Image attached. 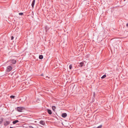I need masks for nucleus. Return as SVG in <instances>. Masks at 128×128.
<instances>
[{
  "instance_id": "nucleus-4",
  "label": "nucleus",
  "mask_w": 128,
  "mask_h": 128,
  "mask_svg": "<svg viewBox=\"0 0 128 128\" xmlns=\"http://www.w3.org/2000/svg\"><path fill=\"white\" fill-rule=\"evenodd\" d=\"M9 62H10L12 63L13 64H15L16 62V61L15 60H10L9 61Z\"/></svg>"
},
{
  "instance_id": "nucleus-21",
  "label": "nucleus",
  "mask_w": 128,
  "mask_h": 128,
  "mask_svg": "<svg viewBox=\"0 0 128 128\" xmlns=\"http://www.w3.org/2000/svg\"><path fill=\"white\" fill-rule=\"evenodd\" d=\"M94 96H95V92H94Z\"/></svg>"
},
{
  "instance_id": "nucleus-6",
  "label": "nucleus",
  "mask_w": 128,
  "mask_h": 128,
  "mask_svg": "<svg viewBox=\"0 0 128 128\" xmlns=\"http://www.w3.org/2000/svg\"><path fill=\"white\" fill-rule=\"evenodd\" d=\"M40 123L43 125H44L45 124L44 121L42 120H41L40 122Z\"/></svg>"
},
{
  "instance_id": "nucleus-23",
  "label": "nucleus",
  "mask_w": 128,
  "mask_h": 128,
  "mask_svg": "<svg viewBox=\"0 0 128 128\" xmlns=\"http://www.w3.org/2000/svg\"><path fill=\"white\" fill-rule=\"evenodd\" d=\"M43 75V74H42L41 75V76H42Z\"/></svg>"
},
{
  "instance_id": "nucleus-22",
  "label": "nucleus",
  "mask_w": 128,
  "mask_h": 128,
  "mask_svg": "<svg viewBox=\"0 0 128 128\" xmlns=\"http://www.w3.org/2000/svg\"><path fill=\"white\" fill-rule=\"evenodd\" d=\"M39 56H43L42 55H39Z\"/></svg>"
},
{
  "instance_id": "nucleus-13",
  "label": "nucleus",
  "mask_w": 128,
  "mask_h": 128,
  "mask_svg": "<svg viewBox=\"0 0 128 128\" xmlns=\"http://www.w3.org/2000/svg\"><path fill=\"white\" fill-rule=\"evenodd\" d=\"M10 97L11 98H14L15 97V96H14L12 95L10 96Z\"/></svg>"
},
{
  "instance_id": "nucleus-10",
  "label": "nucleus",
  "mask_w": 128,
  "mask_h": 128,
  "mask_svg": "<svg viewBox=\"0 0 128 128\" xmlns=\"http://www.w3.org/2000/svg\"><path fill=\"white\" fill-rule=\"evenodd\" d=\"M19 122V121L18 120H16L15 121H14L12 122V123L13 124H15L16 123L18 122Z\"/></svg>"
},
{
  "instance_id": "nucleus-12",
  "label": "nucleus",
  "mask_w": 128,
  "mask_h": 128,
  "mask_svg": "<svg viewBox=\"0 0 128 128\" xmlns=\"http://www.w3.org/2000/svg\"><path fill=\"white\" fill-rule=\"evenodd\" d=\"M52 108L54 110L56 109V107L55 106H53L52 107Z\"/></svg>"
},
{
  "instance_id": "nucleus-9",
  "label": "nucleus",
  "mask_w": 128,
  "mask_h": 128,
  "mask_svg": "<svg viewBox=\"0 0 128 128\" xmlns=\"http://www.w3.org/2000/svg\"><path fill=\"white\" fill-rule=\"evenodd\" d=\"M47 111L48 112L49 114H52V112L51 110L49 109H47Z\"/></svg>"
},
{
  "instance_id": "nucleus-17",
  "label": "nucleus",
  "mask_w": 128,
  "mask_h": 128,
  "mask_svg": "<svg viewBox=\"0 0 128 128\" xmlns=\"http://www.w3.org/2000/svg\"><path fill=\"white\" fill-rule=\"evenodd\" d=\"M2 119H0V124L2 122Z\"/></svg>"
},
{
  "instance_id": "nucleus-3",
  "label": "nucleus",
  "mask_w": 128,
  "mask_h": 128,
  "mask_svg": "<svg viewBox=\"0 0 128 128\" xmlns=\"http://www.w3.org/2000/svg\"><path fill=\"white\" fill-rule=\"evenodd\" d=\"M10 123L9 121H5L4 122V124L5 126H6L9 124Z\"/></svg>"
},
{
  "instance_id": "nucleus-2",
  "label": "nucleus",
  "mask_w": 128,
  "mask_h": 128,
  "mask_svg": "<svg viewBox=\"0 0 128 128\" xmlns=\"http://www.w3.org/2000/svg\"><path fill=\"white\" fill-rule=\"evenodd\" d=\"M12 69V67L11 66H9L7 67L6 71L9 72Z\"/></svg>"
},
{
  "instance_id": "nucleus-18",
  "label": "nucleus",
  "mask_w": 128,
  "mask_h": 128,
  "mask_svg": "<svg viewBox=\"0 0 128 128\" xmlns=\"http://www.w3.org/2000/svg\"><path fill=\"white\" fill-rule=\"evenodd\" d=\"M43 56H39V58L40 59H42L43 58Z\"/></svg>"
},
{
  "instance_id": "nucleus-24",
  "label": "nucleus",
  "mask_w": 128,
  "mask_h": 128,
  "mask_svg": "<svg viewBox=\"0 0 128 128\" xmlns=\"http://www.w3.org/2000/svg\"><path fill=\"white\" fill-rule=\"evenodd\" d=\"M10 128H13L12 127H10Z\"/></svg>"
},
{
  "instance_id": "nucleus-14",
  "label": "nucleus",
  "mask_w": 128,
  "mask_h": 128,
  "mask_svg": "<svg viewBox=\"0 0 128 128\" xmlns=\"http://www.w3.org/2000/svg\"><path fill=\"white\" fill-rule=\"evenodd\" d=\"M102 125H101L100 126H98L96 128H102Z\"/></svg>"
},
{
  "instance_id": "nucleus-11",
  "label": "nucleus",
  "mask_w": 128,
  "mask_h": 128,
  "mask_svg": "<svg viewBox=\"0 0 128 128\" xmlns=\"http://www.w3.org/2000/svg\"><path fill=\"white\" fill-rule=\"evenodd\" d=\"M106 74H104V75L103 76H102V77L101 78L102 79H104V78H105L106 77Z\"/></svg>"
},
{
  "instance_id": "nucleus-16",
  "label": "nucleus",
  "mask_w": 128,
  "mask_h": 128,
  "mask_svg": "<svg viewBox=\"0 0 128 128\" xmlns=\"http://www.w3.org/2000/svg\"><path fill=\"white\" fill-rule=\"evenodd\" d=\"M19 15L22 16V15H23V13L20 12V13H19Z\"/></svg>"
},
{
  "instance_id": "nucleus-7",
  "label": "nucleus",
  "mask_w": 128,
  "mask_h": 128,
  "mask_svg": "<svg viewBox=\"0 0 128 128\" xmlns=\"http://www.w3.org/2000/svg\"><path fill=\"white\" fill-rule=\"evenodd\" d=\"M84 65V63L83 62H80L79 64V65H78V66L80 67H82Z\"/></svg>"
},
{
  "instance_id": "nucleus-19",
  "label": "nucleus",
  "mask_w": 128,
  "mask_h": 128,
  "mask_svg": "<svg viewBox=\"0 0 128 128\" xmlns=\"http://www.w3.org/2000/svg\"><path fill=\"white\" fill-rule=\"evenodd\" d=\"M14 37H13V36H12V37H11V40H13V39H14Z\"/></svg>"
},
{
  "instance_id": "nucleus-20",
  "label": "nucleus",
  "mask_w": 128,
  "mask_h": 128,
  "mask_svg": "<svg viewBox=\"0 0 128 128\" xmlns=\"http://www.w3.org/2000/svg\"><path fill=\"white\" fill-rule=\"evenodd\" d=\"M126 26H128V23H127L126 24Z\"/></svg>"
},
{
  "instance_id": "nucleus-8",
  "label": "nucleus",
  "mask_w": 128,
  "mask_h": 128,
  "mask_svg": "<svg viewBox=\"0 0 128 128\" xmlns=\"http://www.w3.org/2000/svg\"><path fill=\"white\" fill-rule=\"evenodd\" d=\"M35 2V0H33L32 4V8H33Z\"/></svg>"
},
{
  "instance_id": "nucleus-5",
  "label": "nucleus",
  "mask_w": 128,
  "mask_h": 128,
  "mask_svg": "<svg viewBox=\"0 0 128 128\" xmlns=\"http://www.w3.org/2000/svg\"><path fill=\"white\" fill-rule=\"evenodd\" d=\"M67 116V114L66 113H64L62 114V116L64 118L66 117Z\"/></svg>"
},
{
  "instance_id": "nucleus-15",
  "label": "nucleus",
  "mask_w": 128,
  "mask_h": 128,
  "mask_svg": "<svg viewBox=\"0 0 128 128\" xmlns=\"http://www.w3.org/2000/svg\"><path fill=\"white\" fill-rule=\"evenodd\" d=\"M69 68L70 69H71L72 68V66L71 64H70L69 66Z\"/></svg>"
},
{
  "instance_id": "nucleus-1",
  "label": "nucleus",
  "mask_w": 128,
  "mask_h": 128,
  "mask_svg": "<svg viewBox=\"0 0 128 128\" xmlns=\"http://www.w3.org/2000/svg\"><path fill=\"white\" fill-rule=\"evenodd\" d=\"M24 108L22 107H18L17 108V110L19 112H22V110Z\"/></svg>"
}]
</instances>
